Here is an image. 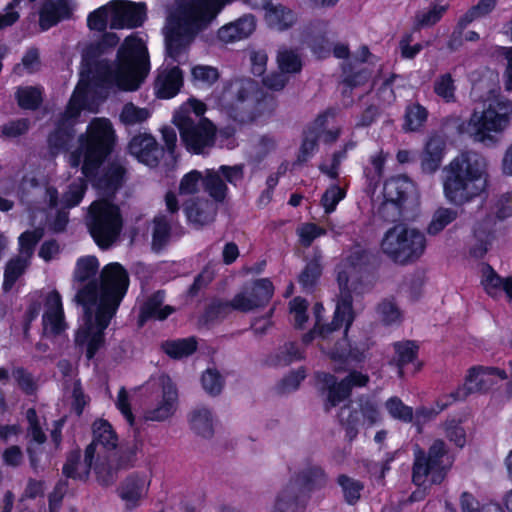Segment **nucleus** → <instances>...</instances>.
<instances>
[{
  "instance_id": "obj_1",
  "label": "nucleus",
  "mask_w": 512,
  "mask_h": 512,
  "mask_svg": "<svg viewBox=\"0 0 512 512\" xmlns=\"http://www.w3.org/2000/svg\"><path fill=\"white\" fill-rule=\"evenodd\" d=\"M484 159L466 151L453 158L443 169V192L447 201L462 206L478 197L486 187Z\"/></svg>"
},
{
  "instance_id": "obj_2",
  "label": "nucleus",
  "mask_w": 512,
  "mask_h": 512,
  "mask_svg": "<svg viewBox=\"0 0 512 512\" xmlns=\"http://www.w3.org/2000/svg\"><path fill=\"white\" fill-rule=\"evenodd\" d=\"M176 5L175 25L165 36V50L172 63L184 64L195 35L215 17L204 0H176Z\"/></svg>"
},
{
  "instance_id": "obj_3",
  "label": "nucleus",
  "mask_w": 512,
  "mask_h": 512,
  "mask_svg": "<svg viewBox=\"0 0 512 512\" xmlns=\"http://www.w3.org/2000/svg\"><path fill=\"white\" fill-rule=\"evenodd\" d=\"M92 442L86 447L89 453L96 455L95 473L101 485L108 486L116 480L117 472L130 467L136 456V448L130 447L121 452L116 459L115 449L118 446V436L111 424L98 419L92 425Z\"/></svg>"
},
{
  "instance_id": "obj_4",
  "label": "nucleus",
  "mask_w": 512,
  "mask_h": 512,
  "mask_svg": "<svg viewBox=\"0 0 512 512\" xmlns=\"http://www.w3.org/2000/svg\"><path fill=\"white\" fill-rule=\"evenodd\" d=\"M114 67L119 90H138L150 71L149 54L142 39L126 37L117 50Z\"/></svg>"
},
{
  "instance_id": "obj_5",
  "label": "nucleus",
  "mask_w": 512,
  "mask_h": 512,
  "mask_svg": "<svg viewBox=\"0 0 512 512\" xmlns=\"http://www.w3.org/2000/svg\"><path fill=\"white\" fill-rule=\"evenodd\" d=\"M80 151L83 154L81 173L94 176L97 169L109 159L117 144V135L107 118H94L86 132L79 136Z\"/></svg>"
},
{
  "instance_id": "obj_6",
  "label": "nucleus",
  "mask_w": 512,
  "mask_h": 512,
  "mask_svg": "<svg viewBox=\"0 0 512 512\" xmlns=\"http://www.w3.org/2000/svg\"><path fill=\"white\" fill-rule=\"evenodd\" d=\"M360 354H331V364L335 372H348L340 382L326 372H318L317 380L327 390L325 410L337 406L351 395L354 387H365L369 383V376L357 370L361 361Z\"/></svg>"
},
{
  "instance_id": "obj_7",
  "label": "nucleus",
  "mask_w": 512,
  "mask_h": 512,
  "mask_svg": "<svg viewBox=\"0 0 512 512\" xmlns=\"http://www.w3.org/2000/svg\"><path fill=\"white\" fill-rule=\"evenodd\" d=\"M255 93L254 81L236 78L225 83L219 102L228 118L233 122L240 125L250 124L260 116Z\"/></svg>"
},
{
  "instance_id": "obj_8",
  "label": "nucleus",
  "mask_w": 512,
  "mask_h": 512,
  "mask_svg": "<svg viewBox=\"0 0 512 512\" xmlns=\"http://www.w3.org/2000/svg\"><path fill=\"white\" fill-rule=\"evenodd\" d=\"M425 248V235L404 225H395L388 229L381 242L383 253L394 263L401 265L417 261Z\"/></svg>"
},
{
  "instance_id": "obj_9",
  "label": "nucleus",
  "mask_w": 512,
  "mask_h": 512,
  "mask_svg": "<svg viewBox=\"0 0 512 512\" xmlns=\"http://www.w3.org/2000/svg\"><path fill=\"white\" fill-rule=\"evenodd\" d=\"M122 224L120 208L113 202L102 199L90 205L87 227L91 237L101 249H107L115 242Z\"/></svg>"
},
{
  "instance_id": "obj_10",
  "label": "nucleus",
  "mask_w": 512,
  "mask_h": 512,
  "mask_svg": "<svg viewBox=\"0 0 512 512\" xmlns=\"http://www.w3.org/2000/svg\"><path fill=\"white\" fill-rule=\"evenodd\" d=\"M447 452V446L441 439H436L428 451L417 446L412 466L413 483L417 486H424L428 482L441 483L451 465L450 462L445 463Z\"/></svg>"
},
{
  "instance_id": "obj_11",
  "label": "nucleus",
  "mask_w": 512,
  "mask_h": 512,
  "mask_svg": "<svg viewBox=\"0 0 512 512\" xmlns=\"http://www.w3.org/2000/svg\"><path fill=\"white\" fill-rule=\"evenodd\" d=\"M98 283L100 303L96 310L115 316L129 288L127 270L120 263L111 262L102 268Z\"/></svg>"
},
{
  "instance_id": "obj_12",
  "label": "nucleus",
  "mask_w": 512,
  "mask_h": 512,
  "mask_svg": "<svg viewBox=\"0 0 512 512\" xmlns=\"http://www.w3.org/2000/svg\"><path fill=\"white\" fill-rule=\"evenodd\" d=\"M511 112L512 104L508 100L490 103L484 110L472 112L466 131L477 141L490 140L491 132H501L509 124Z\"/></svg>"
},
{
  "instance_id": "obj_13",
  "label": "nucleus",
  "mask_w": 512,
  "mask_h": 512,
  "mask_svg": "<svg viewBox=\"0 0 512 512\" xmlns=\"http://www.w3.org/2000/svg\"><path fill=\"white\" fill-rule=\"evenodd\" d=\"M496 378L505 380L507 379V374L504 370L495 367H471L466 376L465 384L450 394L445 395L437 402L439 411H442L453 402L466 399L471 393L488 391L497 383Z\"/></svg>"
},
{
  "instance_id": "obj_14",
  "label": "nucleus",
  "mask_w": 512,
  "mask_h": 512,
  "mask_svg": "<svg viewBox=\"0 0 512 512\" xmlns=\"http://www.w3.org/2000/svg\"><path fill=\"white\" fill-rule=\"evenodd\" d=\"M180 138L186 150L195 155H201L212 148L216 141V127L207 118H201L195 123L190 117H180L176 122Z\"/></svg>"
},
{
  "instance_id": "obj_15",
  "label": "nucleus",
  "mask_w": 512,
  "mask_h": 512,
  "mask_svg": "<svg viewBox=\"0 0 512 512\" xmlns=\"http://www.w3.org/2000/svg\"><path fill=\"white\" fill-rule=\"evenodd\" d=\"M114 316L105 312L96 310L95 318L92 315H86L84 325L75 333V344L86 352H98L105 344V330L109 326Z\"/></svg>"
},
{
  "instance_id": "obj_16",
  "label": "nucleus",
  "mask_w": 512,
  "mask_h": 512,
  "mask_svg": "<svg viewBox=\"0 0 512 512\" xmlns=\"http://www.w3.org/2000/svg\"><path fill=\"white\" fill-rule=\"evenodd\" d=\"M342 328H344L343 337L335 343L334 347L329 352H365L366 349H369L368 347L359 348L352 343L348 336L349 330H346V319L341 318L336 321L335 313H333L330 323L322 324L317 320L314 327L303 335L302 341L305 344H309L315 339L329 340L333 337L335 332Z\"/></svg>"
},
{
  "instance_id": "obj_17",
  "label": "nucleus",
  "mask_w": 512,
  "mask_h": 512,
  "mask_svg": "<svg viewBox=\"0 0 512 512\" xmlns=\"http://www.w3.org/2000/svg\"><path fill=\"white\" fill-rule=\"evenodd\" d=\"M146 5L130 1H112L109 26L111 29L138 28L146 20Z\"/></svg>"
},
{
  "instance_id": "obj_18",
  "label": "nucleus",
  "mask_w": 512,
  "mask_h": 512,
  "mask_svg": "<svg viewBox=\"0 0 512 512\" xmlns=\"http://www.w3.org/2000/svg\"><path fill=\"white\" fill-rule=\"evenodd\" d=\"M274 290V285L269 278L252 281L250 288L246 291L248 296L244 293H237L234 296L236 311L246 313L267 306L274 295Z\"/></svg>"
},
{
  "instance_id": "obj_19",
  "label": "nucleus",
  "mask_w": 512,
  "mask_h": 512,
  "mask_svg": "<svg viewBox=\"0 0 512 512\" xmlns=\"http://www.w3.org/2000/svg\"><path fill=\"white\" fill-rule=\"evenodd\" d=\"M152 382L154 385L161 387L162 400L156 407L145 411L144 418L149 421H165L170 418L177 409V390L171 379L166 375H161L157 379L151 380L149 383Z\"/></svg>"
},
{
  "instance_id": "obj_20",
  "label": "nucleus",
  "mask_w": 512,
  "mask_h": 512,
  "mask_svg": "<svg viewBox=\"0 0 512 512\" xmlns=\"http://www.w3.org/2000/svg\"><path fill=\"white\" fill-rule=\"evenodd\" d=\"M126 168L117 160L108 162L102 169H97L94 176H84L92 186L106 195H114L123 185Z\"/></svg>"
},
{
  "instance_id": "obj_21",
  "label": "nucleus",
  "mask_w": 512,
  "mask_h": 512,
  "mask_svg": "<svg viewBox=\"0 0 512 512\" xmlns=\"http://www.w3.org/2000/svg\"><path fill=\"white\" fill-rule=\"evenodd\" d=\"M128 152L140 163L149 167H157L164 156V148L159 146L150 133H139L128 143Z\"/></svg>"
},
{
  "instance_id": "obj_22",
  "label": "nucleus",
  "mask_w": 512,
  "mask_h": 512,
  "mask_svg": "<svg viewBox=\"0 0 512 512\" xmlns=\"http://www.w3.org/2000/svg\"><path fill=\"white\" fill-rule=\"evenodd\" d=\"M74 8L69 0H43L38 10V25L46 32L63 21L73 18Z\"/></svg>"
},
{
  "instance_id": "obj_23",
  "label": "nucleus",
  "mask_w": 512,
  "mask_h": 512,
  "mask_svg": "<svg viewBox=\"0 0 512 512\" xmlns=\"http://www.w3.org/2000/svg\"><path fill=\"white\" fill-rule=\"evenodd\" d=\"M178 65L168 63L166 67L157 70L154 80L155 95L159 99H171L175 97L184 84V74Z\"/></svg>"
},
{
  "instance_id": "obj_24",
  "label": "nucleus",
  "mask_w": 512,
  "mask_h": 512,
  "mask_svg": "<svg viewBox=\"0 0 512 512\" xmlns=\"http://www.w3.org/2000/svg\"><path fill=\"white\" fill-rule=\"evenodd\" d=\"M164 301V290H157L148 296L139 307L138 326H144L149 320L164 321L172 315L176 311L175 307L164 305Z\"/></svg>"
},
{
  "instance_id": "obj_25",
  "label": "nucleus",
  "mask_w": 512,
  "mask_h": 512,
  "mask_svg": "<svg viewBox=\"0 0 512 512\" xmlns=\"http://www.w3.org/2000/svg\"><path fill=\"white\" fill-rule=\"evenodd\" d=\"M337 283L339 286V295L336 299L335 319H346V330H349L356 318L353 307V295L349 289V275L346 271H339L337 274Z\"/></svg>"
},
{
  "instance_id": "obj_26",
  "label": "nucleus",
  "mask_w": 512,
  "mask_h": 512,
  "mask_svg": "<svg viewBox=\"0 0 512 512\" xmlns=\"http://www.w3.org/2000/svg\"><path fill=\"white\" fill-rule=\"evenodd\" d=\"M257 26L256 17L253 14H243L236 20L223 25L217 32L221 42L234 43L248 38Z\"/></svg>"
},
{
  "instance_id": "obj_27",
  "label": "nucleus",
  "mask_w": 512,
  "mask_h": 512,
  "mask_svg": "<svg viewBox=\"0 0 512 512\" xmlns=\"http://www.w3.org/2000/svg\"><path fill=\"white\" fill-rule=\"evenodd\" d=\"M415 183L406 175L391 176L383 184V197L395 205L405 207L408 199L415 193Z\"/></svg>"
},
{
  "instance_id": "obj_28",
  "label": "nucleus",
  "mask_w": 512,
  "mask_h": 512,
  "mask_svg": "<svg viewBox=\"0 0 512 512\" xmlns=\"http://www.w3.org/2000/svg\"><path fill=\"white\" fill-rule=\"evenodd\" d=\"M81 79L94 89L116 87L115 67H111L107 61H101L89 66L83 67Z\"/></svg>"
},
{
  "instance_id": "obj_29",
  "label": "nucleus",
  "mask_w": 512,
  "mask_h": 512,
  "mask_svg": "<svg viewBox=\"0 0 512 512\" xmlns=\"http://www.w3.org/2000/svg\"><path fill=\"white\" fill-rule=\"evenodd\" d=\"M184 213L190 223L204 226L215 220L217 211L209 201L191 199L184 203Z\"/></svg>"
},
{
  "instance_id": "obj_30",
  "label": "nucleus",
  "mask_w": 512,
  "mask_h": 512,
  "mask_svg": "<svg viewBox=\"0 0 512 512\" xmlns=\"http://www.w3.org/2000/svg\"><path fill=\"white\" fill-rule=\"evenodd\" d=\"M149 480L146 475L132 474L120 487V497L128 506H135L146 496Z\"/></svg>"
},
{
  "instance_id": "obj_31",
  "label": "nucleus",
  "mask_w": 512,
  "mask_h": 512,
  "mask_svg": "<svg viewBox=\"0 0 512 512\" xmlns=\"http://www.w3.org/2000/svg\"><path fill=\"white\" fill-rule=\"evenodd\" d=\"M96 463V455L90 452L86 448L84 459H80V455L78 452L71 453L67 459L63 467V473L67 477H71L74 479L85 480L87 479L91 468L95 467Z\"/></svg>"
},
{
  "instance_id": "obj_32",
  "label": "nucleus",
  "mask_w": 512,
  "mask_h": 512,
  "mask_svg": "<svg viewBox=\"0 0 512 512\" xmlns=\"http://www.w3.org/2000/svg\"><path fill=\"white\" fill-rule=\"evenodd\" d=\"M304 505L305 500L300 493L299 484L291 481L278 495L274 512H301Z\"/></svg>"
},
{
  "instance_id": "obj_33",
  "label": "nucleus",
  "mask_w": 512,
  "mask_h": 512,
  "mask_svg": "<svg viewBox=\"0 0 512 512\" xmlns=\"http://www.w3.org/2000/svg\"><path fill=\"white\" fill-rule=\"evenodd\" d=\"M429 111L419 102L409 103L405 107L402 130L406 133L422 132L428 121Z\"/></svg>"
},
{
  "instance_id": "obj_34",
  "label": "nucleus",
  "mask_w": 512,
  "mask_h": 512,
  "mask_svg": "<svg viewBox=\"0 0 512 512\" xmlns=\"http://www.w3.org/2000/svg\"><path fill=\"white\" fill-rule=\"evenodd\" d=\"M74 137L73 123L60 118L55 129L49 133L47 143L52 151H67Z\"/></svg>"
},
{
  "instance_id": "obj_35",
  "label": "nucleus",
  "mask_w": 512,
  "mask_h": 512,
  "mask_svg": "<svg viewBox=\"0 0 512 512\" xmlns=\"http://www.w3.org/2000/svg\"><path fill=\"white\" fill-rule=\"evenodd\" d=\"M265 10L269 25L280 31L290 28L296 20L294 12L281 4L273 5L270 2V5Z\"/></svg>"
},
{
  "instance_id": "obj_36",
  "label": "nucleus",
  "mask_w": 512,
  "mask_h": 512,
  "mask_svg": "<svg viewBox=\"0 0 512 512\" xmlns=\"http://www.w3.org/2000/svg\"><path fill=\"white\" fill-rule=\"evenodd\" d=\"M293 482L298 483L299 488L311 491L324 487L327 477L321 467L312 465L303 469Z\"/></svg>"
},
{
  "instance_id": "obj_37",
  "label": "nucleus",
  "mask_w": 512,
  "mask_h": 512,
  "mask_svg": "<svg viewBox=\"0 0 512 512\" xmlns=\"http://www.w3.org/2000/svg\"><path fill=\"white\" fill-rule=\"evenodd\" d=\"M190 426L200 436L209 438L214 433L211 412L205 407H197L190 414Z\"/></svg>"
},
{
  "instance_id": "obj_38",
  "label": "nucleus",
  "mask_w": 512,
  "mask_h": 512,
  "mask_svg": "<svg viewBox=\"0 0 512 512\" xmlns=\"http://www.w3.org/2000/svg\"><path fill=\"white\" fill-rule=\"evenodd\" d=\"M99 270V261L96 256L87 255L77 259L73 278L77 283H85L97 280L96 274Z\"/></svg>"
},
{
  "instance_id": "obj_39",
  "label": "nucleus",
  "mask_w": 512,
  "mask_h": 512,
  "mask_svg": "<svg viewBox=\"0 0 512 512\" xmlns=\"http://www.w3.org/2000/svg\"><path fill=\"white\" fill-rule=\"evenodd\" d=\"M456 84L451 73L439 75L433 82V92L446 104L455 103Z\"/></svg>"
},
{
  "instance_id": "obj_40",
  "label": "nucleus",
  "mask_w": 512,
  "mask_h": 512,
  "mask_svg": "<svg viewBox=\"0 0 512 512\" xmlns=\"http://www.w3.org/2000/svg\"><path fill=\"white\" fill-rule=\"evenodd\" d=\"M15 99L24 110H37L43 102L42 91L35 86L19 87L15 92Z\"/></svg>"
},
{
  "instance_id": "obj_41",
  "label": "nucleus",
  "mask_w": 512,
  "mask_h": 512,
  "mask_svg": "<svg viewBox=\"0 0 512 512\" xmlns=\"http://www.w3.org/2000/svg\"><path fill=\"white\" fill-rule=\"evenodd\" d=\"M87 182L89 181L84 177L78 178L68 185L67 190L63 193L61 198V203L64 208L71 209L81 203L88 188Z\"/></svg>"
},
{
  "instance_id": "obj_42",
  "label": "nucleus",
  "mask_w": 512,
  "mask_h": 512,
  "mask_svg": "<svg viewBox=\"0 0 512 512\" xmlns=\"http://www.w3.org/2000/svg\"><path fill=\"white\" fill-rule=\"evenodd\" d=\"M337 483L341 487L344 500L349 505H355L360 499L364 490V484L352 477L341 474L337 478Z\"/></svg>"
},
{
  "instance_id": "obj_43",
  "label": "nucleus",
  "mask_w": 512,
  "mask_h": 512,
  "mask_svg": "<svg viewBox=\"0 0 512 512\" xmlns=\"http://www.w3.org/2000/svg\"><path fill=\"white\" fill-rule=\"evenodd\" d=\"M152 247L161 250L168 245L171 237V224L165 215H158L153 220Z\"/></svg>"
},
{
  "instance_id": "obj_44",
  "label": "nucleus",
  "mask_w": 512,
  "mask_h": 512,
  "mask_svg": "<svg viewBox=\"0 0 512 512\" xmlns=\"http://www.w3.org/2000/svg\"><path fill=\"white\" fill-rule=\"evenodd\" d=\"M203 188L216 202L222 203L228 192V187L219 174L208 171L203 178Z\"/></svg>"
},
{
  "instance_id": "obj_45",
  "label": "nucleus",
  "mask_w": 512,
  "mask_h": 512,
  "mask_svg": "<svg viewBox=\"0 0 512 512\" xmlns=\"http://www.w3.org/2000/svg\"><path fill=\"white\" fill-rule=\"evenodd\" d=\"M78 304L82 305L89 315L88 310L94 306L98 307L100 303V286L98 280H91L77 291L75 296Z\"/></svg>"
},
{
  "instance_id": "obj_46",
  "label": "nucleus",
  "mask_w": 512,
  "mask_h": 512,
  "mask_svg": "<svg viewBox=\"0 0 512 512\" xmlns=\"http://www.w3.org/2000/svg\"><path fill=\"white\" fill-rule=\"evenodd\" d=\"M458 216V212L452 208H438L427 226V233L435 236L443 231Z\"/></svg>"
},
{
  "instance_id": "obj_47",
  "label": "nucleus",
  "mask_w": 512,
  "mask_h": 512,
  "mask_svg": "<svg viewBox=\"0 0 512 512\" xmlns=\"http://www.w3.org/2000/svg\"><path fill=\"white\" fill-rule=\"evenodd\" d=\"M320 137L315 132L303 131L302 142L297 154L296 164H306L319 148Z\"/></svg>"
},
{
  "instance_id": "obj_48",
  "label": "nucleus",
  "mask_w": 512,
  "mask_h": 512,
  "mask_svg": "<svg viewBox=\"0 0 512 512\" xmlns=\"http://www.w3.org/2000/svg\"><path fill=\"white\" fill-rule=\"evenodd\" d=\"M26 266V260L21 257L13 258L7 262L4 270V291H9L12 289L17 280L25 272Z\"/></svg>"
},
{
  "instance_id": "obj_49",
  "label": "nucleus",
  "mask_w": 512,
  "mask_h": 512,
  "mask_svg": "<svg viewBox=\"0 0 512 512\" xmlns=\"http://www.w3.org/2000/svg\"><path fill=\"white\" fill-rule=\"evenodd\" d=\"M277 63L280 71L286 74L299 73L302 69L300 56L291 49H283L278 52Z\"/></svg>"
},
{
  "instance_id": "obj_50",
  "label": "nucleus",
  "mask_w": 512,
  "mask_h": 512,
  "mask_svg": "<svg viewBox=\"0 0 512 512\" xmlns=\"http://www.w3.org/2000/svg\"><path fill=\"white\" fill-rule=\"evenodd\" d=\"M475 243L470 247L469 254L476 259H482L488 252L494 238L493 233L480 227L474 229Z\"/></svg>"
},
{
  "instance_id": "obj_51",
  "label": "nucleus",
  "mask_w": 512,
  "mask_h": 512,
  "mask_svg": "<svg viewBox=\"0 0 512 512\" xmlns=\"http://www.w3.org/2000/svg\"><path fill=\"white\" fill-rule=\"evenodd\" d=\"M371 76L367 68L356 69L352 64L343 67V84L350 89L360 87L369 81Z\"/></svg>"
},
{
  "instance_id": "obj_52",
  "label": "nucleus",
  "mask_w": 512,
  "mask_h": 512,
  "mask_svg": "<svg viewBox=\"0 0 512 512\" xmlns=\"http://www.w3.org/2000/svg\"><path fill=\"white\" fill-rule=\"evenodd\" d=\"M231 310L236 311L234 297L230 301L216 299L206 306L203 313V318L207 322H212L219 318L225 317Z\"/></svg>"
},
{
  "instance_id": "obj_53",
  "label": "nucleus",
  "mask_w": 512,
  "mask_h": 512,
  "mask_svg": "<svg viewBox=\"0 0 512 512\" xmlns=\"http://www.w3.org/2000/svg\"><path fill=\"white\" fill-rule=\"evenodd\" d=\"M149 117L150 112L147 108H140L132 102L126 103L120 113V120L126 126L141 124Z\"/></svg>"
},
{
  "instance_id": "obj_54",
  "label": "nucleus",
  "mask_w": 512,
  "mask_h": 512,
  "mask_svg": "<svg viewBox=\"0 0 512 512\" xmlns=\"http://www.w3.org/2000/svg\"><path fill=\"white\" fill-rule=\"evenodd\" d=\"M219 77V70L213 66L198 64L191 68V78L194 83L211 87L218 81Z\"/></svg>"
},
{
  "instance_id": "obj_55",
  "label": "nucleus",
  "mask_w": 512,
  "mask_h": 512,
  "mask_svg": "<svg viewBox=\"0 0 512 512\" xmlns=\"http://www.w3.org/2000/svg\"><path fill=\"white\" fill-rule=\"evenodd\" d=\"M360 412L352 410L349 406H343L339 412V421L346 429V436L349 440H353L358 431L357 426L360 424Z\"/></svg>"
},
{
  "instance_id": "obj_56",
  "label": "nucleus",
  "mask_w": 512,
  "mask_h": 512,
  "mask_svg": "<svg viewBox=\"0 0 512 512\" xmlns=\"http://www.w3.org/2000/svg\"><path fill=\"white\" fill-rule=\"evenodd\" d=\"M346 197V190L338 184H333L325 190L321 197V205L326 214L333 213L341 200Z\"/></svg>"
},
{
  "instance_id": "obj_57",
  "label": "nucleus",
  "mask_w": 512,
  "mask_h": 512,
  "mask_svg": "<svg viewBox=\"0 0 512 512\" xmlns=\"http://www.w3.org/2000/svg\"><path fill=\"white\" fill-rule=\"evenodd\" d=\"M43 229L35 228L33 230H26L20 234L18 238L19 251L21 254L31 257L35 251L36 245L43 237Z\"/></svg>"
},
{
  "instance_id": "obj_58",
  "label": "nucleus",
  "mask_w": 512,
  "mask_h": 512,
  "mask_svg": "<svg viewBox=\"0 0 512 512\" xmlns=\"http://www.w3.org/2000/svg\"><path fill=\"white\" fill-rule=\"evenodd\" d=\"M447 7L434 4L428 11L416 15L414 29L431 27L437 24L446 12Z\"/></svg>"
},
{
  "instance_id": "obj_59",
  "label": "nucleus",
  "mask_w": 512,
  "mask_h": 512,
  "mask_svg": "<svg viewBox=\"0 0 512 512\" xmlns=\"http://www.w3.org/2000/svg\"><path fill=\"white\" fill-rule=\"evenodd\" d=\"M198 341L195 336L166 340L161 344V352H197Z\"/></svg>"
},
{
  "instance_id": "obj_60",
  "label": "nucleus",
  "mask_w": 512,
  "mask_h": 512,
  "mask_svg": "<svg viewBox=\"0 0 512 512\" xmlns=\"http://www.w3.org/2000/svg\"><path fill=\"white\" fill-rule=\"evenodd\" d=\"M497 0H479L471 6L460 18L468 25L474 20L489 15L496 7Z\"/></svg>"
},
{
  "instance_id": "obj_61",
  "label": "nucleus",
  "mask_w": 512,
  "mask_h": 512,
  "mask_svg": "<svg viewBox=\"0 0 512 512\" xmlns=\"http://www.w3.org/2000/svg\"><path fill=\"white\" fill-rule=\"evenodd\" d=\"M26 419L28 422L27 436L37 444H43L47 437L45 431L43 430L40 418L38 417L34 408H29L26 411Z\"/></svg>"
},
{
  "instance_id": "obj_62",
  "label": "nucleus",
  "mask_w": 512,
  "mask_h": 512,
  "mask_svg": "<svg viewBox=\"0 0 512 512\" xmlns=\"http://www.w3.org/2000/svg\"><path fill=\"white\" fill-rule=\"evenodd\" d=\"M42 324L44 330L54 336L62 334L67 328L64 312L43 313Z\"/></svg>"
},
{
  "instance_id": "obj_63",
  "label": "nucleus",
  "mask_w": 512,
  "mask_h": 512,
  "mask_svg": "<svg viewBox=\"0 0 512 512\" xmlns=\"http://www.w3.org/2000/svg\"><path fill=\"white\" fill-rule=\"evenodd\" d=\"M30 128V120L28 118H19L10 120L0 126V136L5 138H16L25 135Z\"/></svg>"
},
{
  "instance_id": "obj_64",
  "label": "nucleus",
  "mask_w": 512,
  "mask_h": 512,
  "mask_svg": "<svg viewBox=\"0 0 512 512\" xmlns=\"http://www.w3.org/2000/svg\"><path fill=\"white\" fill-rule=\"evenodd\" d=\"M322 275V266L316 260L308 262L299 275V283L304 288H312Z\"/></svg>"
}]
</instances>
